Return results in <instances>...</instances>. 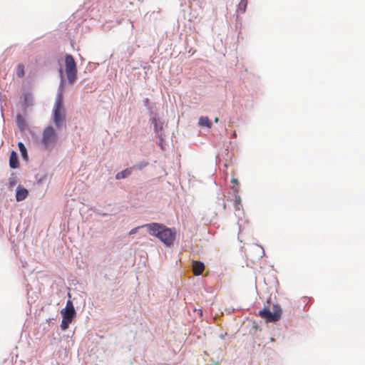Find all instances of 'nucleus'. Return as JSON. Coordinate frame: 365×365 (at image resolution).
Instances as JSON below:
<instances>
[{"instance_id": "4be33fe9", "label": "nucleus", "mask_w": 365, "mask_h": 365, "mask_svg": "<svg viewBox=\"0 0 365 365\" xmlns=\"http://www.w3.org/2000/svg\"><path fill=\"white\" fill-rule=\"evenodd\" d=\"M240 200H240V197L236 196V201H237V203H240Z\"/></svg>"}, {"instance_id": "2eb2a0df", "label": "nucleus", "mask_w": 365, "mask_h": 365, "mask_svg": "<svg viewBox=\"0 0 365 365\" xmlns=\"http://www.w3.org/2000/svg\"><path fill=\"white\" fill-rule=\"evenodd\" d=\"M25 75L24 66L22 63H19L16 66V76L19 78H23Z\"/></svg>"}, {"instance_id": "20e7f679", "label": "nucleus", "mask_w": 365, "mask_h": 365, "mask_svg": "<svg viewBox=\"0 0 365 365\" xmlns=\"http://www.w3.org/2000/svg\"><path fill=\"white\" fill-rule=\"evenodd\" d=\"M57 140V135L53 127H47L43 133L42 143L47 147H52Z\"/></svg>"}, {"instance_id": "b1692460", "label": "nucleus", "mask_w": 365, "mask_h": 365, "mask_svg": "<svg viewBox=\"0 0 365 365\" xmlns=\"http://www.w3.org/2000/svg\"><path fill=\"white\" fill-rule=\"evenodd\" d=\"M234 192H238V190L236 188H234Z\"/></svg>"}, {"instance_id": "9b49d317", "label": "nucleus", "mask_w": 365, "mask_h": 365, "mask_svg": "<svg viewBox=\"0 0 365 365\" xmlns=\"http://www.w3.org/2000/svg\"><path fill=\"white\" fill-rule=\"evenodd\" d=\"M205 269V265L202 262L192 261V271L195 276L200 275Z\"/></svg>"}, {"instance_id": "9d476101", "label": "nucleus", "mask_w": 365, "mask_h": 365, "mask_svg": "<svg viewBox=\"0 0 365 365\" xmlns=\"http://www.w3.org/2000/svg\"><path fill=\"white\" fill-rule=\"evenodd\" d=\"M29 192L21 185H19L16 188V198L17 201H22L26 198Z\"/></svg>"}, {"instance_id": "5701e85b", "label": "nucleus", "mask_w": 365, "mask_h": 365, "mask_svg": "<svg viewBox=\"0 0 365 365\" xmlns=\"http://www.w3.org/2000/svg\"><path fill=\"white\" fill-rule=\"evenodd\" d=\"M214 121H215V123H218V121H219V118H215Z\"/></svg>"}, {"instance_id": "f257e3e1", "label": "nucleus", "mask_w": 365, "mask_h": 365, "mask_svg": "<svg viewBox=\"0 0 365 365\" xmlns=\"http://www.w3.org/2000/svg\"><path fill=\"white\" fill-rule=\"evenodd\" d=\"M62 92L57 94L53 108V120L57 128L66 126V110L63 106Z\"/></svg>"}, {"instance_id": "f8f14e48", "label": "nucleus", "mask_w": 365, "mask_h": 365, "mask_svg": "<svg viewBox=\"0 0 365 365\" xmlns=\"http://www.w3.org/2000/svg\"><path fill=\"white\" fill-rule=\"evenodd\" d=\"M247 6V0H240L237 6V12L243 14L245 12Z\"/></svg>"}, {"instance_id": "dca6fc26", "label": "nucleus", "mask_w": 365, "mask_h": 365, "mask_svg": "<svg viewBox=\"0 0 365 365\" xmlns=\"http://www.w3.org/2000/svg\"><path fill=\"white\" fill-rule=\"evenodd\" d=\"M16 182H17L16 177L15 176L14 174H12L9 179V189L12 190L14 187V186L16 185Z\"/></svg>"}, {"instance_id": "7ed1b4c3", "label": "nucleus", "mask_w": 365, "mask_h": 365, "mask_svg": "<svg viewBox=\"0 0 365 365\" xmlns=\"http://www.w3.org/2000/svg\"><path fill=\"white\" fill-rule=\"evenodd\" d=\"M66 73L68 81L73 83L77 78V68L73 57L67 54L65 57Z\"/></svg>"}, {"instance_id": "0eeeda50", "label": "nucleus", "mask_w": 365, "mask_h": 365, "mask_svg": "<svg viewBox=\"0 0 365 365\" xmlns=\"http://www.w3.org/2000/svg\"><path fill=\"white\" fill-rule=\"evenodd\" d=\"M165 225L159 223H150L142 225V227H147L148 229L149 234L153 236L158 237L161 230Z\"/></svg>"}, {"instance_id": "412c9836", "label": "nucleus", "mask_w": 365, "mask_h": 365, "mask_svg": "<svg viewBox=\"0 0 365 365\" xmlns=\"http://www.w3.org/2000/svg\"><path fill=\"white\" fill-rule=\"evenodd\" d=\"M231 182L233 183V184H237L238 183V180L237 179H235V178H233V179H232Z\"/></svg>"}, {"instance_id": "4468645a", "label": "nucleus", "mask_w": 365, "mask_h": 365, "mask_svg": "<svg viewBox=\"0 0 365 365\" xmlns=\"http://www.w3.org/2000/svg\"><path fill=\"white\" fill-rule=\"evenodd\" d=\"M18 146H19V150L21 152L22 158L24 160H26L28 158V154H27V150H26L25 145H24L23 143L19 142L18 143Z\"/></svg>"}, {"instance_id": "ddd939ff", "label": "nucleus", "mask_w": 365, "mask_h": 365, "mask_svg": "<svg viewBox=\"0 0 365 365\" xmlns=\"http://www.w3.org/2000/svg\"><path fill=\"white\" fill-rule=\"evenodd\" d=\"M198 124L200 126H206L208 128L212 127V123L207 116H201L199 119Z\"/></svg>"}, {"instance_id": "a211bd4d", "label": "nucleus", "mask_w": 365, "mask_h": 365, "mask_svg": "<svg viewBox=\"0 0 365 365\" xmlns=\"http://www.w3.org/2000/svg\"><path fill=\"white\" fill-rule=\"evenodd\" d=\"M10 167L12 168H16L19 167V161H9Z\"/></svg>"}, {"instance_id": "1a4fd4ad", "label": "nucleus", "mask_w": 365, "mask_h": 365, "mask_svg": "<svg viewBox=\"0 0 365 365\" xmlns=\"http://www.w3.org/2000/svg\"><path fill=\"white\" fill-rule=\"evenodd\" d=\"M152 123L154 124V128H155L156 135H158V137L160 138V140L159 145L162 147L163 138L165 136L163 126H162V125H159L158 123L156 118H153L152 120Z\"/></svg>"}, {"instance_id": "39448f33", "label": "nucleus", "mask_w": 365, "mask_h": 365, "mask_svg": "<svg viewBox=\"0 0 365 365\" xmlns=\"http://www.w3.org/2000/svg\"><path fill=\"white\" fill-rule=\"evenodd\" d=\"M158 238L165 245L169 246L171 245L175 240V232L170 228L164 226V227L161 230Z\"/></svg>"}, {"instance_id": "6e6552de", "label": "nucleus", "mask_w": 365, "mask_h": 365, "mask_svg": "<svg viewBox=\"0 0 365 365\" xmlns=\"http://www.w3.org/2000/svg\"><path fill=\"white\" fill-rule=\"evenodd\" d=\"M143 166L141 165H134L131 168H126L119 173H118L116 175H115V179L116 180H121V179H125L128 177H129L132 173H133V170H135V169H142Z\"/></svg>"}, {"instance_id": "f3484780", "label": "nucleus", "mask_w": 365, "mask_h": 365, "mask_svg": "<svg viewBox=\"0 0 365 365\" xmlns=\"http://www.w3.org/2000/svg\"><path fill=\"white\" fill-rule=\"evenodd\" d=\"M70 322L62 319L61 324V328L62 330H66L68 328Z\"/></svg>"}, {"instance_id": "f03ea898", "label": "nucleus", "mask_w": 365, "mask_h": 365, "mask_svg": "<svg viewBox=\"0 0 365 365\" xmlns=\"http://www.w3.org/2000/svg\"><path fill=\"white\" fill-rule=\"evenodd\" d=\"M282 313V310L280 307L274 305L273 312H271L269 308H264L259 312V316L267 322H274L281 319Z\"/></svg>"}, {"instance_id": "6ab92c4d", "label": "nucleus", "mask_w": 365, "mask_h": 365, "mask_svg": "<svg viewBox=\"0 0 365 365\" xmlns=\"http://www.w3.org/2000/svg\"><path fill=\"white\" fill-rule=\"evenodd\" d=\"M9 160H17V154L15 151H12L10 155Z\"/></svg>"}, {"instance_id": "aec40b11", "label": "nucleus", "mask_w": 365, "mask_h": 365, "mask_svg": "<svg viewBox=\"0 0 365 365\" xmlns=\"http://www.w3.org/2000/svg\"><path fill=\"white\" fill-rule=\"evenodd\" d=\"M143 227L142 226H139V227H135L133 229H132L130 232H129V235H133V234H135L138 231V229Z\"/></svg>"}, {"instance_id": "423d86ee", "label": "nucleus", "mask_w": 365, "mask_h": 365, "mask_svg": "<svg viewBox=\"0 0 365 365\" xmlns=\"http://www.w3.org/2000/svg\"><path fill=\"white\" fill-rule=\"evenodd\" d=\"M61 312L63 315V319L71 323L76 314L71 301L68 300L67 302L66 308L62 309Z\"/></svg>"}]
</instances>
